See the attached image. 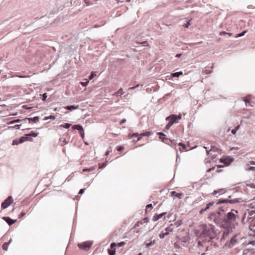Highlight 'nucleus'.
I'll list each match as a JSON object with an SVG mask.
<instances>
[{
  "label": "nucleus",
  "mask_w": 255,
  "mask_h": 255,
  "mask_svg": "<svg viewBox=\"0 0 255 255\" xmlns=\"http://www.w3.org/2000/svg\"><path fill=\"white\" fill-rule=\"evenodd\" d=\"M234 212L237 214L238 213V211L232 209L230 212L224 215L223 220L224 221V224L222 225V228L226 230L224 234H228L230 232H232L233 229L235 227L233 222L236 221L237 216L235 214Z\"/></svg>",
  "instance_id": "nucleus-1"
},
{
  "label": "nucleus",
  "mask_w": 255,
  "mask_h": 255,
  "mask_svg": "<svg viewBox=\"0 0 255 255\" xmlns=\"http://www.w3.org/2000/svg\"><path fill=\"white\" fill-rule=\"evenodd\" d=\"M210 226L212 227V229L207 228V226L205 224L202 225L203 227V230L200 234V238H205L206 237H208L209 236H210L212 233L214 232V226L212 224H210Z\"/></svg>",
  "instance_id": "nucleus-2"
},
{
  "label": "nucleus",
  "mask_w": 255,
  "mask_h": 255,
  "mask_svg": "<svg viewBox=\"0 0 255 255\" xmlns=\"http://www.w3.org/2000/svg\"><path fill=\"white\" fill-rule=\"evenodd\" d=\"M209 218L211 219H213L215 224L219 225L221 228L222 225L224 224L223 217L217 216V214L215 212L211 213Z\"/></svg>",
  "instance_id": "nucleus-3"
},
{
  "label": "nucleus",
  "mask_w": 255,
  "mask_h": 255,
  "mask_svg": "<svg viewBox=\"0 0 255 255\" xmlns=\"http://www.w3.org/2000/svg\"><path fill=\"white\" fill-rule=\"evenodd\" d=\"M92 242H85L81 243H79L78 246L79 249L85 251L88 250L91 247Z\"/></svg>",
  "instance_id": "nucleus-4"
},
{
  "label": "nucleus",
  "mask_w": 255,
  "mask_h": 255,
  "mask_svg": "<svg viewBox=\"0 0 255 255\" xmlns=\"http://www.w3.org/2000/svg\"><path fill=\"white\" fill-rule=\"evenodd\" d=\"M13 202L12 196H8L1 205V208L3 209L7 208Z\"/></svg>",
  "instance_id": "nucleus-5"
},
{
  "label": "nucleus",
  "mask_w": 255,
  "mask_h": 255,
  "mask_svg": "<svg viewBox=\"0 0 255 255\" xmlns=\"http://www.w3.org/2000/svg\"><path fill=\"white\" fill-rule=\"evenodd\" d=\"M233 158L228 157V156H222L220 159V162L225 164L227 166L230 165L232 162L233 161Z\"/></svg>",
  "instance_id": "nucleus-6"
},
{
  "label": "nucleus",
  "mask_w": 255,
  "mask_h": 255,
  "mask_svg": "<svg viewBox=\"0 0 255 255\" xmlns=\"http://www.w3.org/2000/svg\"><path fill=\"white\" fill-rule=\"evenodd\" d=\"M166 232L165 233L161 232L159 235V237L160 239H163L165 236H167L169 232H172L173 231V229L170 227H166L165 229Z\"/></svg>",
  "instance_id": "nucleus-7"
},
{
  "label": "nucleus",
  "mask_w": 255,
  "mask_h": 255,
  "mask_svg": "<svg viewBox=\"0 0 255 255\" xmlns=\"http://www.w3.org/2000/svg\"><path fill=\"white\" fill-rule=\"evenodd\" d=\"M236 237L237 235L233 236L229 242L226 243V246H228L230 248L233 247L235 244L237 243Z\"/></svg>",
  "instance_id": "nucleus-8"
},
{
  "label": "nucleus",
  "mask_w": 255,
  "mask_h": 255,
  "mask_svg": "<svg viewBox=\"0 0 255 255\" xmlns=\"http://www.w3.org/2000/svg\"><path fill=\"white\" fill-rule=\"evenodd\" d=\"M2 219L5 221L9 226L12 225L16 222V220H13L9 217H3Z\"/></svg>",
  "instance_id": "nucleus-9"
},
{
  "label": "nucleus",
  "mask_w": 255,
  "mask_h": 255,
  "mask_svg": "<svg viewBox=\"0 0 255 255\" xmlns=\"http://www.w3.org/2000/svg\"><path fill=\"white\" fill-rule=\"evenodd\" d=\"M39 118L38 116L34 117L33 118H25L22 120H23L24 122H26L27 120L29 121V123L33 122L34 123H36L39 121Z\"/></svg>",
  "instance_id": "nucleus-10"
},
{
  "label": "nucleus",
  "mask_w": 255,
  "mask_h": 255,
  "mask_svg": "<svg viewBox=\"0 0 255 255\" xmlns=\"http://www.w3.org/2000/svg\"><path fill=\"white\" fill-rule=\"evenodd\" d=\"M166 120L170 121L171 122H173V124L178 123L176 119V115L174 114H172L166 117Z\"/></svg>",
  "instance_id": "nucleus-11"
},
{
  "label": "nucleus",
  "mask_w": 255,
  "mask_h": 255,
  "mask_svg": "<svg viewBox=\"0 0 255 255\" xmlns=\"http://www.w3.org/2000/svg\"><path fill=\"white\" fill-rule=\"evenodd\" d=\"M215 202L213 201L210 202L208 204L206 205V206L205 208H202L200 210L199 213L200 214H202L204 212L208 210L211 206H212L214 204Z\"/></svg>",
  "instance_id": "nucleus-12"
},
{
  "label": "nucleus",
  "mask_w": 255,
  "mask_h": 255,
  "mask_svg": "<svg viewBox=\"0 0 255 255\" xmlns=\"http://www.w3.org/2000/svg\"><path fill=\"white\" fill-rule=\"evenodd\" d=\"M166 214V212H163L160 214H156L152 218V220L154 222L158 221L160 218L162 217L164 215Z\"/></svg>",
  "instance_id": "nucleus-13"
},
{
  "label": "nucleus",
  "mask_w": 255,
  "mask_h": 255,
  "mask_svg": "<svg viewBox=\"0 0 255 255\" xmlns=\"http://www.w3.org/2000/svg\"><path fill=\"white\" fill-rule=\"evenodd\" d=\"M171 196H175L179 199H182L183 197V194L182 193H176L175 191L171 192Z\"/></svg>",
  "instance_id": "nucleus-14"
},
{
  "label": "nucleus",
  "mask_w": 255,
  "mask_h": 255,
  "mask_svg": "<svg viewBox=\"0 0 255 255\" xmlns=\"http://www.w3.org/2000/svg\"><path fill=\"white\" fill-rule=\"evenodd\" d=\"M72 128L73 129L78 130L80 132L83 131V128L82 127V126L80 124L73 125Z\"/></svg>",
  "instance_id": "nucleus-15"
},
{
  "label": "nucleus",
  "mask_w": 255,
  "mask_h": 255,
  "mask_svg": "<svg viewBox=\"0 0 255 255\" xmlns=\"http://www.w3.org/2000/svg\"><path fill=\"white\" fill-rule=\"evenodd\" d=\"M78 108H79V106L78 105H77V106H75V105H69V106H66L65 107V109L69 110V111H72V110H76V109H78Z\"/></svg>",
  "instance_id": "nucleus-16"
},
{
  "label": "nucleus",
  "mask_w": 255,
  "mask_h": 255,
  "mask_svg": "<svg viewBox=\"0 0 255 255\" xmlns=\"http://www.w3.org/2000/svg\"><path fill=\"white\" fill-rule=\"evenodd\" d=\"M242 200V198H237L234 199L229 200L230 204H234L236 203H240Z\"/></svg>",
  "instance_id": "nucleus-17"
},
{
  "label": "nucleus",
  "mask_w": 255,
  "mask_h": 255,
  "mask_svg": "<svg viewBox=\"0 0 255 255\" xmlns=\"http://www.w3.org/2000/svg\"><path fill=\"white\" fill-rule=\"evenodd\" d=\"M229 203V199H220L219 200L217 203V205H220L222 204H228Z\"/></svg>",
  "instance_id": "nucleus-18"
},
{
  "label": "nucleus",
  "mask_w": 255,
  "mask_h": 255,
  "mask_svg": "<svg viewBox=\"0 0 255 255\" xmlns=\"http://www.w3.org/2000/svg\"><path fill=\"white\" fill-rule=\"evenodd\" d=\"M182 74H183V72L182 71L176 72L172 73L171 75V78L179 77L180 76L182 75Z\"/></svg>",
  "instance_id": "nucleus-19"
},
{
  "label": "nucleus",
  "mask_w": 255,
  "mask_h": 255,
  "mask_svg": "<svg viewBox=\"0 0 255 255\" xmlns=\"http://www.w3.org/2000/svg\"><path fill=\"white\" fill-rule=\"evenodd\" d=\"M38 134V132H35L34 131H31L30 133L25 134V136H32V137H36Z\"/></svg>",
  "instance_id": "nucleus-20"
},
{
  "label": "nucleus",
  "mask_w": 255,
  "mask_h": 255,
  "mask_svg": "<svg viewBox=\"0 0 255 255\" xmlns=\"http://www.w3.org/2000/svg\"><path fill=\"white\" fill-rule=\"evenodd\" d=\"M165 140H166L167 141H169L170 143V145L173 147H175L176 146V144L177 143H176L175 141L174 140H171L169 138H165Z\"/></svg>",
  "instance_id": "nucleus-21"
},
{
  "label": "nucleus",
  "mask_w": 255,
  "mask_h": 255,
  "mask_svg": "<svg viewBox=\"0 0 255 255\" xmlns=\"http://www.w3.org/2000/svg\"><path fill=\"white\" fill-rule=\"evenodd\" d=\"M219 210L220 211H222V212H225L228 210V207L226 205H224L219 208Z\"/></svg>",
  "instance_id": "nucleus-22"
},
{
  "label": "nucleus",
  "mask_w": 255,
  "mask_h": 255,
  "mask_svg": "<svg viewBox=\"0 0 255 255\" xmlns=\"http://www.w3.org/2000/svg\"><path fill=\"white\" fill-rule=\"evenodd\" d=\"M96 168V166H92L90 168H85L83 169V172H90V171H92L93 170H94Z\"/></svg>",
  "instance_id": "nucleus-23"
},
{
  "label": "nucleus",
  "mask_w": 255,
  "mask_h": 255,
  "mask_svg": "<svg viewBox=\"0 0 255 255\" xmlns=\"http://www.w3.org/2000/svg\"><path fill=\"white\" fill-rule=\"evenodd\" d=\"M220 149L215 145H211L210 151L219 152Z\"/></svg>",
  "instance_id": "nucleus-24"
},
{
  "label": "nucleus",
  "mask_w": 255,
  "mask_h": 255,
  "mask_svg": "<svg viewBox=\"0 0 255 255\" xmlns=\"http://www.w3.org/2000/svg\"><path fill=\"white\" fill-rule=\"evenodd\" d=\"M157 134L159 135V138L162 139L163 141H164V140L166 138L165 137L166 135L162 132H158Z\"/></svg>",
  "instance_id": "nucleus-25"
},
{
  "label": "nucleus",
  "mask_w": 255,
  "mask_h": 255,
  "mask_svg": "<svg viewBox=\"0 0 255 255\" xmlns=\"http://www.w3.org/2000/svg\"><path fill=\"white\" fill-rule=\"evenodd\" d=\"M125 93L124 92H123V89L121 88L117 92L115 93V95L116 96H120L122 95H123Z\"/></svg>",
  "instance_id": "nucleus-26"
},
{
  "label": "nucleus",
  "mask_w": 255,
  "mask_h": 255,
  "mask_svg": "<svg viewBox=\"0 0 255 255\" xmlns=\"http://www.w3.org/2000/svg\"><path fill=\"white\" fill-rule=\"evenodd\" d=\"M20 138L23 141V142L27 140L32 141V138L28 137V136H25V134L24 135V136H21Z\"/></svg>",
  "instance_id": "nucleus-27"
},
{
  "label": "nucleus",
  "mask_w": 255,
  "mask_h": 255,
  "mask_svg": "<svg viewBox=\"0 0 255 255\" xmlns=\"http://www.w3.org/2000/svg\"><path fill=\"white\" fill-rule=\"evenodd\" d=\"M173 125V122H171L170 121L166 125L164 131H165L166 130H168L170 127Z\"/></svg>",
  "instance_id": "nucleus-28"
},
{
  "label": "nucleus",
  "mask_w": 255,
  "mask_h": 255,
  "mask_svg": "<svg viewBox=\"0 0 255 255\" xmlns=\"http://www.w3.org/2000/svg\"><path fill=\"white\" fill-rule=\"evenodd\" d=\"M21 121H24L23 120H20V119H16V120H14L13 121H11L9 122H8L7 123L8 125H11V124H13L14 123H19Z\"/></svg>",
  "instance_id": "nucleus-29"
},
{
  "label": "nucleus",
  "mask_w": 255,
  "mask_h": 255,
  "mask_svg": "<svg viewBox=\"0 0 255 255\" xmlns=\"http://www.w3.org/2000/svg\"><path fill=\"white\" fill-rule=\"evenodd\" d=\"M9 245V243H8L7 242H5L2 246V249L4 250V251H7V249H8V246Z\"/></svg>",
  "instance_id": "nucleus-30"
},
{
  "label": "nucleus",
  "mask_w": 255,
  "mask_h": 255,
  "mask_svg": "<svg viewBox=\"0 0 255 255\" xmlns=\"http://www.w3.org/2000/svg\"><path fill=\"white\" fill-rule=\"evenodd\" d=\"M108 253L109 255H115L116 254V249L108 250Z\"/></svg>",
  "instance_id": "nucleus-31"
},
{
  "label": "nucleus",
  "mask_w": 255,
  "mask_h": 255,
  "mask_svg": "<svg viewBox=\"0 0 255 255\" xmlns=\"http://www.w3.org/2000/svg\"><path fill=\"white\" fill-rule=\"evenodd\" d=\"M154 243H155V240L151 241L149 243H146L145 244V247L148 248L150 247V246H152L153 245H154Z\"/></svg>",
  "instance_id": "nucleus-32"
},
{
  "label": "nucleus",
  "mask_w": 255,
  "mask_h": 255,
  "mask_svg": "<svg viewBox=\"0 0 255 255\" xmlns=\"http://www.w3.org/2000/svg\"><path fill=\"white\" fill-rule=\"evenodd\" d=\"M151 134H152V132L151 131H146L140 134V135L143 136H149Z\"/></svg>",
  "instance_id": "nucleus-33"
},
{
  "label": "nucleus",
  "mask_w": 255,
  "mask_h": 255,
  "mask_svg": "<svg viewBox=\"0 0 255 255\" xmlns=\"http://www.w3.org/2000/svg\"><path fill=\"white\" fill-rule=\"evenodd\" d=\"M71 125L69 123H65L64 124L61 125L60 127L64 128H69L71 127Z\"/></svg>",
  "instance_id": "nucleus-34"
},
{
  "label": "nucleus",
  "mask_w": 255,
  "mask_h": 255,
  "mask_svg": "<svg viewBox=\"0 0 255 255\" xmlns=\"http://www.w3.org/2000/svg\"><path fill=\"white\" fill-rule=\"evenodd\" d=\"M21 125H14L13 126H10L8 128H15V129H20Z\"/></svg>",
  "instance_id": "nucleus-35"
},
{
  "label": "nucleus",
  "mask_w": 255,
  "mask_h": 255,
  "mask_svg": "<svg viewBox=\"0 0 255 255\" xmlns=\"http://www.w3.org/2000/svg\"><path fill=\"white\" fill-rule=\"evenodd\" d=\"M247 32V30H244L243 31H242V32L238 34L236 36V37H241V36H244L245 33Z\"/></svg>",
  "instance_id": "nucleus-36"
},
{
  "label": "nucleus",
  "mask_w": 255,
  "mask_h": 255,
  "mask_svg": "<svg viewBox=\"0 0 255 255\" xmlns=\"http://www.w3.org/2000/svg\"><path fill=\"white\" fill-rule=\"evenodd\" d=\"M192 19H190L188 21H187V22L183 25V26L185 28H188L189 26L190 25V21H191Z\"/></svg>",
  "instance_id": "nucleus-37"
},
{
  "label": "nucleus",
  "mask_w": 255,
  "mask_h": 255,
  "mask_svg": "<svg viewBox=\"0 0 255 255\" xmlns=\"http://www.w3.org/2000/svg\"><path fill=\"white\" fill-rule=\"evenodd\" d=\"M55 119V117L54 115H50L49 116L45 117L44 120H47L49 119L54 120Z\"/></svg>",
  "instance_id": "nucleus-38"
},
{
  "label": "nucleus",
  "mask_w": 255,
  "mask_h": 255,
  "mask_svg": "<svg viewBox=\"0 0 255 255\" xmlns=\"http://www.w3.org/2000/svg\"><path fill=\"white\" fill-rule=\"evenodd\" d=\"M96 76V73L95 72H92L89 77L90 80L92 79L95 76Z\"/></svg>",
  "instance_id": "nucleus-39"
},
{
  "label": "nucleus",
  "mask_w": 255,
  "mask_h": 255,
  "mask_svg": "<svg viewBox=\"0 0 255 255\" xmlns=\"http://www.w3.org/2000/svg\"><path fill=\"white\" fill-rule=\"evenodd\" d=\"M19 144V142H18V140L17 138H15V139L13 140L12 142V145H18Z\"/></svg>",
  "instance_id": "nucleus-40"
},
{
  "label": "nucleus",
  "mask_w": 255,
  "mask_h": 255,
  "mask_svg": "<svg viewBox=\"0 0 255 255\" xmlns=\"http://www.w3.org/2000/svg\"><path fill=\"white\" fill-rule=\"evenodd\" d=\"M224 34L225 35H226V34L228 35L229 36H231L232 35V33H228V32H226L225 31H222V32H220V35H224Z\"/></svg>",
  "instance_id": "nucleus-41"
},
{
  "label": "nucleus",
  "mask_w": 255,
  "mask_h": 255,
  "mask_svg": "<svg viewBox=\"0 0 255 255\" xmlns=\"http://www.w3.org/2000/svg\"><path fill=\"white\" fill-rule=\"evenodd\" d=\"M139 135V133L137 132L133 133L132 134L130 135V138H133L134 137H137Z\"/></svg>",
  "instance_id": "nucleus-42"
},
{
  "label": "nucleus",
  "mask_w": 255,
  "mask_h": 255,
  "mask_svg": "<svg viewBox=\"0 0 255 255\" xmlns=\"http://www.w3.org/2000/svg\"><path fill=\"white\" fill-rule=\"evenodd\" d=\"M222 211H220V210L217 211V212H215L217 214V216H220L221 217H224V215H225V214L224 213H221Z\"/></svg>",
  "instance_id": "nucleus-43"
},
{
  "label": "nucleus",
  "mask_w": 255,
  "mask_h": 255,
  "mask_svg": "<svg viewBox=\"0 0 255 255\" xmlns=\"http://www.w3.org/2000/svg\"><path fill=\"white\" fill-rule=\"evenodd\" d=\"M117 246L116 243H112L110 245V247L111 249H116L115 247Z\"/></svg>",
  "instance_id": "nucleus-44"
},
{
  "label": "nucleus",
  "mask_w": 255,
  "mask_h": 255,
  "mask_svg": "<svg viewBox=\"0 0 255 255\" xmlns=\"http://www.w3.org/2000/svg\"><path fill=\"white\" fill-rule=\"evenodd\" d=\"M42 97V101H45L46 100V98L47 97V93H44L42 95H40Z\"/></svg>",
  "instance_id": "nucleus-45"
},
{
  "label": "nucleus",
  "mask_w": 255,
  "mask_h": 255,
  "mask_svg": "<svg viewBox=\"0 0 255 255\" xmlns=\"http://www.w3.org/2000/svg\"><path fill=\"white\" fill-rule=\"evenodd\" d=\"M125 148V147L124 145H121L118 147L117 150L118 151H121Z\"/></svg>",
  "instance_id": "nucleus-46"
},
{
  "label": "nucleus",
  "mask_w": 255,
  "mask_h": 255,
  "mask_svg": "<svg viewBox=\"0 0 255 255\" xmlns=\"http://www.w3.org/2000/svg\"><path fill=\"white\" fill-rule=\"evenodd\" d=\"M246 170L248 171H255V167L254 166H249L248 168H246Z\"/></svg>",
  "instance_id": "nucleus-47"
},
{
  "label": "nucleus",
  "mask_w": 255,
  "mask_h": 255,
  "mask_svg": "<svg viewBox=\"0 0 255 255\" xmlns=\"http://www.w3.org/2000/svg\"><path fill=\"white\" fill-rule=\"evenodd\" d=\"M85 2L87 5H90L93 4V1L91 0H84Z\"/></svg>",
  "instance_id": "nucleus-48"
},
{
  "label": "nucleus",
  "mask_w": 255,
  "mask_h": 255,
  "mask_svg": "<svg viewBox=\"0 0 255 255\" xmlns=\"http://www.w3.org/2000/svg\"><path fill=\"white\" fill-rule=\"evenodd\" d=\"M224 191V189H219L218 190H214L213 191V192L212 193V194L213 195H215L217 193L219 192V191Z\"/></svg>",
  "instance_id": "nucleus-49"
},
{
  "label": "nucleus",
  "mask_w": 255,
  "mask_h": 255,
  "mask_svg": "<svg viewBox=\"0 0 255 255\" xmlns=\"http://www.w3.org/2000/svg\"><path fill=\"white\" fill-rule=\"evenodd\" d=\"M125 244H126L125 242H121L117 243V246H118L119 247H122V246H124L125 245Z\"/></svg>",
  "instance_id": "nucleus-50"
},
{
  "label": "nucleus",
  "mask_w": 255,
  "mask_h": 255,
  "mask_svg": "<svg viewBox=\"0 0 255 255\" xmlns=\"http://www.w3.org/2000/svg\"><path fill=\"white\" fill-rule=\"evenodd\" d=\"M215 166H214V167H211V168H209V169L207 170L206 172H207V173H208V172H211L212 171H213V170L215 169Z\"/></svg>",
  "instance_id": "nucleus-51"
},
{
  "label": "nucleus",
  "mask_w": 255,
  "mask_h": 255,
  "mask_svg": "<svg viewBox=\"0 0 255 255\" xmlns=\"http://www.w3.org/2000/svg\"><path fill=\"white\" fill-rule=\"evenodd\" d=\"M178 145L182 146L183 148H186V145L184 143H183L182 142H179L178 144Z\"/></svg>",
  "instance_id": "nucleus-52"
},
{
  "label": "nucleus",
  "mask_w": 255,
  "mask_h": 255,
  "mask_svg": "<svg viewBox=\"0 0 255 255\" xmlns=\"http://www.w3.org/2000/svg\"><path fill=\"white\" fill-rule=\"evenodd\" d=\"M25 215V212H21V213L20 214V215H19V218H22V217L24 216Z\"/></svg>",
  "instance_id": "nucleus-53"
},
{
  "label": "nucleus",
  "mask_w": 255,
  "mask_h": 255,
  "mask_svg": "<svg viewBox=\"0 0 255 255\" xmlns=\"http://www.w3.org/2000/svg\"><path fill=\"white\" fill-rule=\"evenodd\" d=\"M111 151L112 149L110 148H109V149L106 152L105 155L108 156Z\"/></svg>",
  "instance_id": "nucleus-54"
},
{
  "label": "nucleus",
  "mask_w": 255,
  "mask_h": 255,
  "mask_svg": "<svg viewBox=\"0 0 255 255\" xmlns=\"http://www.w3.org/2000/svg\"><path fill=\"white\" fill-rule=\"evenodd\" d=\"M89 83V81H87V82H81V84L83 86H86L87 85V84H88Z\"/></svg>",
  "instance_id": "nucleus-55"
},
{
  "label": "nucleus",
  "mask_w": 255,
  "mask_h": 255,
  "mask_svg": "<svg viewBox=\"0 0 255 255\" xmlns=\"http://www.w3.org/2000/svg\"><path fill=\"white\" fill-rule=\"evenodd\" d=\"M176 119H177V121L178 122L181 119L182 116H181V115L179 114V115H178L177 116L176 115Z\"/></svg>",
  "instance_id": "nucleus-56"
},
{
  "label": "nucleus",
  "mask_w": 255,
  "mask_h": 255,
  "mask_svg": "<svg viewBox=\"0 0 255 255\" xmlns=\"http://www.w3.org/2000/svg\"><path fill=\"white\" fill-rule=\"evenodd\" d=\"M141 43L143 46H148V43L147 41H144L142 42Z\"/></svg>",
  "instance_id": "nucleus-57"
},
{
  "label": "nucleus",
  "mask_w": 255,
  "mask_h": 255,
  "mask_svg": "<svg viewBox=\"0 0 255 255\" xmlns=\"http://www.w3.org/2000/svg\"><path fill=\"white\" fill-rule=\"evenodd\" d=\"M248 245H252L253 246H255V241H250L248 243Z\"/></svg>",
  "instance_id": "nucleus-58"
},
{
  "label": "nucleus",
  "mask_w": 255,
  "mask_h": 255,
  "mask_svg": "<svg viewBox=\"0 0 255 255\" xmlns=\"http://www.w3.org/2000/svg\"><path fill=\"white\" fill-rule=\"evenodd\" d=\"M107 166V163L106 162L103 163L101 166H100V168H103Z\"/></svg>",
  "instance_id": "nucleus-59"
},
{
  "label": "nucleus",
  "mask_w": 255,
  "mask_h": 255,
  "mask_svg": "<svg viewBox=\"0 0 255 255\" xmlns=\"http://www.w3.org/2000/svg\"><path fill=\"white\" fill-rule=\"evenodd\" d=\"M84 191H85V189H81L79 190L78 194H82L84 193Z\"/></svg>",
  "instance_id": "nucleus-60"
},
{
  "label": "nucleus",
  "mask_w": 255,
  "mask_h": 255,
  "mask_svg": "<svg viewBox=\"0 0 255 255\" xmlns=\"http://www.w3.org/2000/svg\"><path fill=\"white\" fill-rule=\"evenodd\" d=\"M152 207H152V204H148L146 206V209H148V208H152Z\"/></svg>",
  "instance_id": "nucleus-61"
},
{
  "label": "nucleus",
  "mask_w": 255,
  "mask_h": 255,
  "mask_svg": "<svg viewBox=\"0 0 255 255\" xmlns=\"http://www.w3.org/2000/svg\"><path fill=\"white\" fill-rule=\"evenodd\" d=\"M244 101L245 102L246 105H247V103H250L249 100H248L247 98H245Z\"/></svg>",
  "instance_id": "nucleus-62"
},
{
  "label": "nucleus",
  "mask_w": 255,
  "mask_h": 255,
  "mask_svg": "<svg viewBox=\"0 0 255 255\" xmlns=\"http://www.w3.org/2000/svg\"><path fill=\"white\" fill-rule=\"evenodd\" d=\"M67 143V142L66 141L65 139H64L62 141L61 145L63 146L64 145L66 144Z\"/></svg>",
  "instance_id": "nucleus-63"
},
{
  "label": "nucleus",
  "mask_w": 255,
  "mask_h": 255,
  "mask_svg": "<svg viewBox=\"0 0 255 255\" xmlns=\"http://www.w3.org/2000/svg\"><path fill=\"white\" fill-rule=\"evenodd\" d=\"M249 163L251 165H255V161L251 160L249 161Z\"/></svg>",
  "instance_id": "nucleus-64"
}]
</instances>
